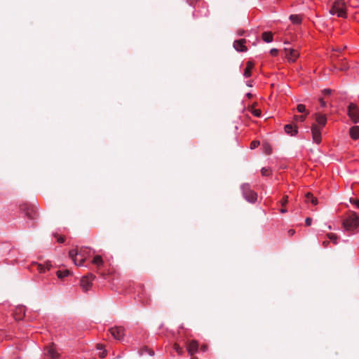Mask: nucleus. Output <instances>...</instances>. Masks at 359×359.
I'll return each instance as SVG.
<instances>
[{"label":"nucleus","instance_id":"obj_1","mask_svg":"<svg viewBox=\"0 0 359 359\" xmlns=\"http://www.w3.org/2000/svg\"><path fill=\"white\" fill-rule=\"evenodd\" d=\"M315 119L316 123L312 124L311 128L312 137L315 143L320 144L321 142V129L325 126L327 118L325 115L316 114Z\"/></svg>","mask_w":359,"mask_h":359},{"label":"nucleus","instance_id":"obj_2","mask_svg":"<svg viewBox=\"0 0 359 359\" xmlns=\"http://www.w3.org/2000/svg\"><path fill=\"white\" fill-rule=\"evenodd\" d=\"M359 225V216L354 212H351L344 220L343 226L346 231H353Z\"/></svg>","mask_w":359,"mask_h":359},{"label":"nucleus","instance_id":"obj_3","mask_svg":"<svg viewBox=\"0 0 359 359\" xmlns=\"http://www.w3.org/2000/svg\"><path fill=\"white\" fill-rule=\"evenodd\" d=\"M332 15H337L338 17L346 18V4L344 0H335L330 10Z\"/></svg>","mask_w":359,"mask_h":359},{"label":"nucleus","instance_id":"obj_4","mask_svg":"<svg viewBox=\"0 0 359 359\" xmlns=\"http://www.w3.org/2000/svg\"><path fill=\"white\" fill-rule=\"evenodd\" d=\"M20 209L30 219H35L39 216L38 209L34 204L24 203L20 205Z\"/></svg>","mask_w":359,"mask_h":359},{"label":"nucleus","instance_id":"obj_5","mask_svg":"<svg viewBox=\"0 0 359 359\" xmlns=\"http://www.w3.org/2000/svg\"><path fill=\"white\" fill-rule=\"evenodd\" d=\"M241 190L243 197L250 203H254L257 199V194L251 190L248 184H243L241 186Z\"/></svg>","mask_w":359,"mask_h":359},{"label":"nucleus","instance_id":"obj_6","mask_svg":"<svg viewBox=\"0 0 359 359\" xmlns=\"http://www.w3.org/2000/svg\"><path fill=\"white\" fill-rule=\"evenodd\" d=\"M348 115L354 123L359 122V108L354 103H350L348 107Z\"/></svg>","mask_w":359,"mask_h":359},{"label":"nucleus","instance_id":"obj_7","mask_svg":"<svg viewBox=\"0 0 359 359\" xmlns=\"http://www.w3.org/2000/svg\"><path fill=\"white\" fill-rule=\"evenodd\" d=\"M44 355L48 359H57L60 357V354L55 350L54 344H51L45 348Z\"/></svg>","mask_w":359,"mask_h":359},{"label":"nucleus","instance_id":"obj_8","mask_svg":"<svg viewBox=\"0 0 359 359\" xmlns=\"http://www.w3.org/2000/svg\"><path fill=\"white\" fill-rule=\"evenodd\" d=\"M95 276L93 273H89L83 276L81 280V286L84 291H88L91 287V281L94 280Z\"/></svg>","mask_w":359,"mask_h":359},{"label":"nucleus","instance_id":"obj_9","mask_svg":"<svg viewBox=\"0 0 359 359\" xmlns=\"http://www.w3.org/2000/svg\"><path fill=\"white\" fill-rule=\"evenodd\" d=\"M109 332L116 339L121 340L124 337V328L122 327H112Z\"/></svg>","mask_w":359,"mask_h":359},{"label":"nucleus","instance_id":"obj_10","mask_svg":"<svg viewBox=\"0 0 359 359\" xmlns=\"http://www.w3.org/2000/svg\"><path fill=\"white\" fill-rule=\"evenodd\" d=\"M285 57L291 62H294L299 57V53L297 50L292 48H285Z\"/></svg>","mask_w":359,"mask_h":359},{"label":"nucleus","instance_id":"obj_11","mask_svg":"<svg viewBox=\"0 0 359 359\" xmlns=\"http://www.w3.org/2000/svg\"><path fill=\"white\" fill-rule=\"evenodd\" d=\"M187 349L189 353L191 355H193L195 353L198 351V343L196 340L190 341L187 344Z\"/></svg>","mask_w":359,"mask_h":359},{"label":"nucleus","instance_id":"obj_12","mask_svg":"<svg viewBox=\"0 0 359 359\" xmlns=\"http://www.w3.org/2000/svg\"><path fill=\"white\" fill-rule=\"evenodd\" d=\"M90 250L87 247H81L79 250H78V255L81 257L79 266H81L84 263L86 260V256L88 255Z\"/></svg>","mask_w":359,"mask_h":359},{"label":"nucleus","instance_id":"obj_13","mask_svg":"<svg viewBox=\"0 0 359 359\" xmlns=\"http://www.w3.org/2000/svg\"><path fill=\"white\" fill-rule=\"evenodd\" d=\"M246 40L244 39L236 40L233 42L234 48L240 52H245L247 50V48L245 46Z\"/></svg>","mask_w":359,"mask_h":359},{"label":"nucleus","instance_id":"obj_14","mask_svg":"<svg viewBox=\"0 0 359 359\" xmlns=\"http://www.w3.org/2000/svg\"><path fill=\"white\" fill-rule=\"evenodd\" d=\"M285 132L287 133V134H289L292 136H294L295 135L298 130H297V128L296 127H293L292 125L291 124H287V125H285Z\"/></svg>","mask_w":359,"mask_h":359},{"label":"nucleus","instance_id":"obj_15","mask_svg":"<svg viewBox=\"0 0 359 359\" xmlns=\"http://www.w3.org/2000/svg\"><path fill=\"white\" fill-rule=\"evenodd\" d=\"M350 136L353 140L359 138V126H353L350 128Z\"/></svg>","mask_w":359,"mask_h":359},{"label":"nucleus","instance_id":"obj_16","mask_svg":"<svg viewBox=\"0 0 359 359\" xmlns=\"http://www.w3.org/2000/svg\"><path fill=\"white\" fill-rule=\"evenodd\" d=\"M254 67V64L253 62H250V61H248L247 62V67L245 69V72H244V76L248 78V77H250L251 76V70Z\"/></svg>","mask_w":359,"mask_h":359},{"label":"nucleus","instance_id":"obj_17","mask_svg":"<svg viewBox=\"0 0 359 359\" xmlns=\"http://www.w3.org/2000/svg\"><path fill=\"white\" fill-rule=\"evenodd\" d=\"M262 39L266 43H270L273 41V34L271 32H264L262 34Z\"/></svg>","mask_w":359,"mask_h":359},{"label":"nucleus","instance_id":"obj_18","mask_svg":"<svg viewBox=\"0 0 359 359\" xmlns=\"http://www.w3.org/2000/svg\"><path fill=\"white\" fill-rule=\"evenodd\" d=\"M33 265L36 266V268H37V270L40 272V273H45L46 271H48L50 269V266L51 265L49 264H47V266L46 267H45L44 266H43L42 264H38V263H33Z\"/></svg>","mask_w":359,"mask_h":359},{"label":"nucleus","instance_id":"obj_19","mask_svg":"<svg viewBox=\"0 0 359 359\" xmlns=\"http://www.w3.org/2000/svg\"><path fill=\"white\" fill-rule=\"evenodd\" d=\"M77 255H78V250H76V249L71 250L69 252V257L72 259V261L74 262V263L76 265L79 266V263H77V261H76Z\"/></svg>","mask_w":359,"mask_h":359},{"label":"nucleus","instance_id":"obj_20","mask_svg":"<svg viewBox=\"0 0 359 359\" xmlns=\"http://www.w3.org/2000/svg\"><path fill=\"white\" fill-rule=\"evenodd\" d=\"M306 201H310L313 205H317L318 204V199L317 198L314 197L311 193H307L306 194Z\"/></svg>","mask_w":359,"mask_h":359},{"label":"nucleus","instance_id":"obj_21","mask_svg":"<svg viewBox=\"0 0 359 359\" xmlns=\"http://www.w3.org/2000/svg\"><path fill=\"white\" fill-rule=\"evenodd\" d=\"M56 274L58 278L62 279L63 278L68 276L70 274V271L67 269L64 271H57Z\"/></svg>","mask_w":359,"mask_h":359},{"label":"nucleus","instance_id":"obj_22","mask_svg":"<svg viewBox=\"0 0 359 359\" xmlns=\"http://www.w3.org/2000/svg\"><path fill=\"white\" fill-rule=\"evenodd\" d=\"M257 103H254L253 105L250 108V111L255 116L259 117L261 116V111L259 109H255V106Z\"/></svg>","mask_w":359,"mask_h":359},{"label":"nucleus","instance_id":"obj_23","mask_svg":"<svg viewBox=\"0 0 359 359\" xmlns=\"http://www.w3.org/2000/svg\"><path fill=\"white\" fill-rule=\"evenodd\" d=\"M290 19L294 24H300L302 22V18L298 15H291Z\"/></svg>","mask_w":359,"mask_h":359},{"label":"nucleus","instance_id":"obj_24","mask_svg":"<svg viewBox=\"0 0 359 359\" xmlns=\"http://www.w3.org/2000/svg\"><path fill=\"white\" fill-rule=\"evenodd\" d=\"M144 353H148L151 356L154 355V351L153 350H151V349H149L147 347H144L143 348H142L140 350V354L141 355H144Z\"/></svg>","mask_w":359,"mask_h":359},{"label":"nucleus","instance_id":"obj_25","mask_svg":"<svg viewBox=\"0 0 359 359\" xmlns=\"http://www.w3.org/2000/svg\"><path fill=\"white\" fill-rule=\"evenodd\" d=\"M93 263L94 264H96L97 266H100V265H102L103 264V260H102V258L101 256L100 255H96L93 259Z\"/></svg>","mask_w":359,"mask_h":359},{"label":"nucleus","instance_id":"obj_26","mask_svg":"<svg viewBox=\"0 0 359 359\" xmlns=\"http://www.w3.org/2000/svg\"><path fill=\"white\" fill-rule=\"evenodd\" d=\"M297 109L299 113H306V115L309 114V111L306 109L304 104H299L297 107Z\"/></svg>","mask_w":359,"mask_h":359},{"label":"nucleus","instance_id":"obj_27","mask_svg":"<svg viewBox=\"0 0 359 359\" xmlns=\"http://www.w3.org/2000/svg\"><path fill=\"white\" fill-rule=\"evenodd\" d=\"M264 151L266 154H270L272 151L271 147L268 143H264L263 144Z\"/></svg>","mask_w":359,"mask_h":359},{"label":"nucleus","instance_id":"obj_28","mask_svg":"<svg viewBox=\"0 0 359 359\" xmlns=\"http://www.w3.org/2000/svg\"><path fill=\"white\" fill-rule=\"evenodd\" d=\"M327 238L331 240L332 241H333L335 244L337 243V236L336 234L334 233H327Z\"/></svg>","mask_w":359,"mask_h":359},{"label":"nucleus","instance_id":"obj_29","mask_svg":"<svg viewBox=\"0 0 359 359\" xmlns=\"http://www.w3.org/2000/svg\"><path fill=\"white\" fill-rule=\"evenodd\" d=\"M261 172L263 176H269L271 174V170L269 168H263L261 170Z\"/></svg>","mask_w":359,"mask_h":359},{"label":"nucleus","instance_id":"obj_30","mask_svg":"<svg viewBox=\"0 0 359 359\" xmlns=\"http://www.w3.org/2000/svg\"><path fill=\"white\" fill-rule=\"evenodd\" d=\"M306 116V114H304V115H299V116H294V118L296 121H299L303 122V121H305Z\"/></svg>","mask_w":359,"mask_h":359},{"label":"nucleus","instance_id":"obj_31","mask_svg":"<svg viewBox=\"0 0 359 359\" xmlns=\"http://www.w3.org/2000/svg\"><path fill=\"white\" fill-rule=\"evenodd\" d=\"M174 348L175 350L179 353V354H182L183 353V350L182 348L180 346V345H178L177 344H174Z\"/></svg>","mask_w":359,"mask_h":359},{"label":"nucleus","instance_id":"obj_32","mask_svg":"<svg viewBox=\"0 0 359 359\" xmlns=\"http://www.w3.org/2000/svg\"><path fill=\"white\" fill-rule=\"evenodd\" d=\"M259 145V142L257 140H254L250 144V149H254Z\"/></svg>","mask_w":359,"mask_h":359},{"label":"nucleus","instance_id":"obj_33","mask_svg":"<svg viewBox=\"0 0 359 359\" xmlns=\"http://www.w3.org/2000/svg\"><path fill=\"white\" fill-rule=\"evenodd\" d=\"M287 201H288L287 196H284L283 199L280 201L282 206H285L287 204Z\"/></svg>","mask_w":359,"mask_h":359},{"label":"nucleus","instance_id":"obj_34","mask_svg":"<svg viewBox=\"0 0 359 359\" xmlns=\"http://www.w3.org/2000/svg\"><path fill=\"white\" fill-rule=\"evenodd\" d=\"M350 203L355 205L358 208H359V200L354 199V198H350Z\"/></svg>","mask_w":359,"mask_h":359},{"label":"nucleus","instance_id":"obj_35","mask_svg":"<svg viewBox=\"0 0 359 359\" xmlns=\"http://www.w3.org/2000/svg\"><path fill=\"white\" fill-rule=\"evenodd\" d=\"M278 50L276 48H272L270 50V53L272 56H276L278 55Z\"/></svg>","mask_w":359,"mask_h":359},{"label":"nucleus","instance_id":"obj_36","mask_svg":"<svg viewBox=\"0 0 359 359\" xmlns=\"http://www.w3.org/2000/svg\"><path fill=\"white\" fill-rule=\"evenodd\" d=\"M311 222H312V219L311 217H307L305 219V224L306 226H310L311 224Z\"/></svg>","mask_w":359,"mask_h":359},{"label":"nucleus","instance_id":"obj_37","mask_svg":"<svg viewBox=\"0 0 359 359\" xmlns=\"http://www.w3.org/2000/svg\"><path fill=\"white\" fill-rule=\"evenodd\" d=\"M295 233V231L294 229H290L288 231H287V233L290 236H292Z\"/></svg>","mask_w":359,"mask_h":359},{"label":"nucleus","instance_id":"obj_38","mask_svg":"<svg viewBox=\"0 0 359 359\" xmlns=\"http://www.w3.org/2000/svg\"><path fill=\"white\" fill-rule=\"evenodd\" d=\"M65 238L62 237V236H60L59 238H57V242L60 243H62L65 242Z\"/></svg>","mask_w":359,"mask_h":359},{"label":"nucleus","instance_id":"obj_39","mask_svg":"<svg viewBox=\"0 0 359 359\" xmlns=\"http://www.w3.org/2000/svg\"><path fill=\"white\" fill-rule=\"evenodd\" d=\"M323 93L324 95H330L331 93V90L330 89H325L323 90Z\"/></svg>","mask_w":359,"mask_h":359},{"label":"nucleus","instance_id":"obj_40","mask_svg":"<svg viewBox=\"0 0 359 359\" xmlns=\"http://www.w3.org/2000/svg\"><path fill=\"white\" fill-rule=\"evenodd\" d=\"M107 355V353L105 351H103L102 352H100L99 353V355L101 357V358H104Z\"/></svg>","mask_w":359,"mask_h":359},{"label":"nucleus","instance_id":"obj_41","mask_svg":"<svg viewBox=\"0 0 359 359\" xmlns=\"http://www.w3.org/2000/svg\"><path fill=\"white\" fill-rule=\"evenodd\" d=\"M320 102L322 107H325L326 104L325 102L323 99H320Z\"/></svg>","mask_w":359,"mask_h":359},{"label":"nucleus","instance_id":"obj_42","mask_svg":"<svg viewBox=\"0 0 359 359\" xmlns=\"http://www.w3.org/2000/svg\"><path fill=\"white\" fill-rule=\"evenodd\" d=\"M201 349L203 351H205L208 349V346H207V345H203V346L201 347Z\"/></svg>","mask_w":359,"mask_h":359},{"label":"nucleus","instance_id":"obj_43","mask_svg":"<svg viewBox=\"0 0 359 359\" xmlns=\"http://www.w3.org/2000/svg\"><path fill=\"white\" fill-rule=\"evenodd\" d=\"M329 243H330V241H324V242L323 243V246H324V247H325V248H326V247H327V245H329Z\"/></svg>","mask_w":359,"mask_h":359},{"label":"nucleus","instance_id":"obj_44","mask_svg":"<svg viewBox=\"0 0 359 359\" xmlns=\"http://www.w3.org/2000/svg\"><path fill=\"white\" fill-rule=\"evenodd\" d=\"M96 346L98 350H102L103 348L102 345L101 344H97Z\"/></svg>","mask_w":359,"mask_h":359},{"label":"nucleus","instance_id":"obj_45","mask_svg":"<svg viewBox=\"0 0 359 359\" xmlns=\"http://www.w3.org/2000/svg\"><path fill=\"white\" fill-rule=\"evenodd\" d=\"M280 211L281 213H285L287 212V210L285 208H281Z\"/></svg>","mask_w":359,"mask_h":359},{"label":"nucleus","instance_id":"obj_46","mask_svg":"<svg viewBox=\"0 0 359 359\" xmlns=\"http://www.w3.org/2000/svg\"><path fill=\"white\" fill-rule=\"evenodd\" d=\"M246 96L248 97V98H251L252 97V95L250 93H247Z\"/></svg>","mask_w":359,"mask_h":359},{"label":"nucleus","instance_id":"obj_47","mask_svg":"<svg viewBox=\"0 0 359 359\" xmlns=\"http://www.w3.org/2000/svg\"><path fill=\"white\" fill-rule=\"evenodd\" d=\"M243 34H244V31L243 30L238 32V34L239 35H243Z\"/></svg>","mask_w":359,"mask_h":359}]
</instances>
